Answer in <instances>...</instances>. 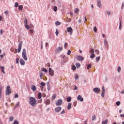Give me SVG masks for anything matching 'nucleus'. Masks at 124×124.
I'll use <instances>...</instances> for the list:
<instances>
[{
  "label": "nucleus",
  "instance_id": "obj_1",
  "mask_svg": "<svg viewBox=\"0 0 124 124\" xmlns=\"http://www.w3.org/2000/svg\"><path fill=\"white\" fill-rule=\"evenodd\" d=\"M29 104L32 107H35L37 105V102L36 101V99L35 98L33 97H29Z\"/></svg>",
  "mask_w": 124,
  "mask_h": 124
},
{
  "label": "nucleus",
  "instance_id": "obj_2",
  "mask_svg": "<svg viewBox=\"0 0 124 124\" xmlns=\"http://www.w3.org/2000/svg\"><path fill=\"white\" fill-rule=\"evenodd\" d=\"M22 56L24 61H28V57L27 56V51L26 49L24 48L22 53Z\"/></svg>",
  "mask_w": 124,
  "mask_h": 124
},
{
  "label": "nucleus",
  "instance_id": "obj_3",
  "mask_svg": "<svg viewBox=\"0 0 124 124\" xmlns=\"http://www.w3.org/2000/svg\"><path fill=\"white\" fill-rule=\"evenodd\" d=\"M22 45H23V42L22 41L20 42L18 46V49H17L18 53H20L21 52Z\"/></svg>",
  "mask_w": 124,
  "mask_h": 124
},
{
  "label": "nucleus",
  "instance_id": "obj_4",
  "mask_svg": "<svg viewBox=\"0 0 124 124\" xmlns=\"http://www.w3.org/2000/svg\"><path fill=\"white\" fill-rule=\"evenodd\" d=\"M11 93V90H10V86H7L6 89V95H8Z\"/></svg>",
  "mask_w": 124,
  "mask_h": 124
},
{
  "label": "nucleus",
  "instance_id": "obj_5",
  "mask_svg": "<svg viewBox=\"0 0 124 124\" xmlns=\"http://www.w3.org/2000/svg\"><path fill=\"white\" fill-rule=\"evenodd\" d=\"M62 104V99H58L56 103V106H60Z\"/></svg>",
  "mask_w": 124,
  "mask_h": 124
},
{
  "label": "nucleus",
  "instance_id": "obj_6",
  "mask_svg": "<svg viewBox=\"0 0 124 124\" xmlns=\"http://www.w3.org/2000/svg\"><path fill=\"white\" fill-rule=\"evenodd\" d=\"M67 31L69 32L70 35H72V33H73V29L71 27H68L67 28Z\"/></svg>",
  "mask_w": 124,
  "mask_h": 124
},
{
  "label": "nucleus",
  "instance_id": "obj_7",
  "mask_svg": "<svg viewBox=\"0 0 124 124\" xmlns=\"http://www.w3.org/2000/svg\"><path fill=\"white\" fill-rule=\"evenodd\" d=\"M49 74L50 76H54V70L52 69L51 68H49Z\"/></svg>",
  "mask_w": 124,
  "mask_h": 124
},
{
  "label": "nucleus",
  "instance_id": "obj_8",
  "mask_svg": "<svg viewBox=\"0 0 124 124\" xmlns=\"http://www.w3.org/2000/svg\"><path fill=\"white\" fill-rule=\"evenodd\" d=\"M93 92L95 93H98L99 92H100V89L98 88H95L93 89Z\"/></svg>",
  "mask_w": 124,
  "mask_h": 124
},
{
  "label": "nucleus",
  "instance_id": "obj_9",
  "mask_svg": "<svg viewBox=\"0 0 124 124\" xmlns=\"http://www.w3.org/2000/svg\"><path fill=\"white\" fill-rule=\"evenodd\" d=\"M62 49H63L62 46H59L56 49L55 53H59L61 52V51H62Z\"/></svg>",
  "mask_w": 124,
  "mask_h": 124
},
{
  "label": "nucleus",
  "instance_id": "obj_10",
  "mask_svg": "<svg viewBox=\"0 0 124 124\" xmlns=\"http://www.w3.org/2000/svg\"><path fill=\"white\" fill-rule=\"evenodd\" d=\"M61 110H62L61 107H58L55 108V112H57V113H59V112H61Z\"/></svg>",
  "mask_w": 124,
  "mask_h": 124
},
{
  "label": "nucleus",
  "instance_id": "obj_11",
  "mask_svg": "<svg viewBox=\"0 0 124 124\" xmlns=\"http://www.w3.org/2000/svg\"><path fill=\"white\" fill-rule=\"evenodd\" d=\"M78 100H80V101L82 102V101H84V98H83L82 97V96H81L80 95H78Z\"/></svg>",
  "mask_w": 124,
  "mask_h": 124
},
{
  "label": "nucleus",
  "instance_id": "obj_12",
  "mask_svg": "<svg viewBox=\"0 0 124 124\" xmlns=\"http://www.w3.org/2000/svg\"><path fill=\"white\" fill-rule=\"evenodd\" d=\"M77 60L80 62H82V61L84 60V57H82L81 56H78L77 57Z\"/></svg>",
  "mask_w": 124,
  "mask_h": 124
},
{
  "label": "nucleus",
  "instance_id": "obj_13",
  "mask_svg": "<svg viewBox=\"0 0 124 124\" xmlns=\"http://www.w3.org/2000/svg\"><path fill=\"white\" fill-rule=\"evenodd\" d=\"M45 104H46V105H50V101L49 99H46L45 100Z\"/></svg>",
  "mask_w": 124,
  "mask_h": 124
},
{
  "label": "nucleus",
  "instance_id": "obj_14",
  "mask_svg": "<svg viewBox=\"0 0 124 124\" xmlns=\"http://www.w3.org/2000/svg\"><path fill=\"white\" fill-rule=\"evenodd\" d=\"M31 89L33 91V92H35V91H36V86L35 85H31Z\"/></svg>",
  "mask_w": 124,
  "mask_h": 124
},
{
  "label": "nucleus",
  "instance_id": "obj_15",
  "mask_svg": "<svg viewBox=\"0 0 124 124\" xmlns=\"http://www.w3.org/2000/svg\"><path fill=\"white\" fill-rule=\"evenodd\" d=\"M20 64H21V65H24L25 64V61H24V60H23V59H21L20 60Z\"/></svg>",
  "mask_w": 124,
  "mask_h": 124
},
{
  "label": "nucleus",
  "instance_id": "obj_16",
  "mask_svg": "<svg viewBox=\"0 0 124 124\" xmlns=\"http://www.w3.org/2000/svg\"><path fill=\"white\" fill-rule=\"evenodd\" d=\"M0 68L1 69V72L3 73V74H5V72H4V66H0Z\"/></svg>",
  "mask_w": 124,
  "mask_h": 124
},
{
  "label": "nucleus",
  "instance_id": "obj_17",
  "mask_svg": "<svg viewBox=\"0 0 124 124\" xmlns=\"http://www.w3.org/2000/svg\"><path fill=\"white\" fill-rule=\"evenodd\" d=\"M71 103H69L68 105V106H67V109H68V110H70L71 109Z\"/></svg>",
  "mask_w": 124,
  "mask_h": 124
},
{
  "label": "nucleus",
  "instance_id": "obj_18",
  "mask_svg": "<svg viewBox=\"0 0 124 124\" xmlns=\"http://www.w3.org/2000/svg\"><path fill=\"white\" fill-rule=\"evenodd\" d=\"M108 124V120H106L105 121H103L102 122V124Z\"/></svg>",
  "mask_w": 124,
  "mask_h": 124
},
{
  "label": "nucleus",
  "instance_id": "obj_19",
  "mask_svg": "<svg viewBox=\"0 0 124 124\" xmlns=\"http://www.w3.org/2000/svg\"><path fill=\"white\" fill-rule=\"evenodd\" d=\"M97 5H98V6H99V7H101V2L100 1V0H98Z\"/></svg>",
  "mask_w": 124,
  "mask_h": 124
},
{
  "label": "nucleus",
  "instance_id": "obj_20",
  "mask_svg": "<svg viewBox=\"0 0 124 124\" xmlns=\"http://www.w3.org/2000/svg\"><path fill=\"white\" fill-rule=\"evenodd\" d=\"M42 70V71H44V72H45L46 73H47V72H48V70L45 68H43Z\"/></svg>",
  "mask_w": 124,
  "mask_h": 124
},
{
  "label": "nucleus",
  "instance_id": "obj_21",
  "mask_svg": "<svg viewBox=\"0 0 124 124\" xmlns=\"http://www.w3.org/2000/svg\"><path fill=\"white\" fill-rule=\"evenodd\" d=\"M56 97H57V95H56V94H53L52 96V100H54Z\"/></svg>",
  "mask_w": 124,
  "mask_h": 124
},
{
  "label": "nucleus",
  "instance_id": "obj_22",
  "mask_svg": "<svg viewBox=\"0 0 124 124\" xmlns=\"http://www.w3.org/2000/svg\"><path fill=\"white\" fill-rule=\"evenodd\" d=\"M44 74H43V73L42 72H40V79H43V78H42V76H43Z\"/></svg>",
  "mask_w": 124,
  "mask_h": 124
},
{
  "label": "nucleus",
  "instance_id": "obj_23",
  "mask_svg": "<svg viewBox=\"0 0 124 124\" xmlns=\"http://www.w3.org/2000/svg\"><path fill=\"white\" fill-rule=\"evenodd\" d=\"M67 102H70L71 101V97H68L67 98Z\"/></svg>",
  "mask_w": 124,
  "mask_h": 124
},
{
  "label": "nucleus",
  "instance_id": "obj_24",
  "mask_svg": "<svg viewBox=\"0 0 124 124\" xmlns=\"http://www.w3.org/2000/svg\"><path fill=\"white\" fill-rule=\"evenodd\" d=\"M62 24V23L59 22V21H56L55 22V25L56 26H60V25H61Z\"/></svg>",
  "mask_w": 124,
  "mask_h": 124
},
{
  "label": "nucleus",
  "instance_id": "obj_25",
  "mask_svg": "<svg viewBox=\"0 0 124 124\" xmlns=\"http://www.w3.org/2000/svg\"><path fill=\"white\" fill-rule=\"evenodd\" d=\"M18 9L19 10H23V5H21L18 6Z\"/></svg>",
  "mask_w": 124,
  "mask_h": 124
},
{
  "label": "nucleus",
  "instance_id": "obj_26",
  "mask_svg": "<svg viewBox=\"0 0 124 124\" xmlns=\"http://www.w3.org/2000/svg\"><path fill=\"white\" fill-rule=\"evenodd\" d=\"M76 65L77 66V68H79V67H80V66H81V64H79V63H77L76 64Z\"/></svg>",
  "mask_w": 124,
  "mask_h": 124
},
{
  "label": "nucleus",
  "instance_id": "obj_27",
  "mask_svg": "<svg viewBox=\"0 0 124 124\" xmlns=\"http://www.w3.org/2000/svg\"><path fill=\"white\" fill-rule=\"evenodd\" d=\"M19 106H20V102H17L15 106V108H17V107H19Z\"/></svg>",
  "mask_w": 124,
  "mask_h": 124
},
{
  "label": "nucleus",
  "instance_id": "obj_28",
  "mask_svg": "<svg viewBox=\"0 0 124 124\" xmlns=\"http://www.w3.org/2000/svg\"><path fill=\"white\" fill-rule=\"evenodd\" d=\"M95 119H96V116H95V115H93L92 116V120L94 121V120H95Z\"/></svg>",
  "mask_w": 124,
  "mask_h": 124
},
{
  "label": "nucleus",
  "instance_id": "obj_29",
  "mask_svg": "<svg viewBox=\"0 0 124 124\" xmlns=\"http://www.w3.org/2000/svg\"><path fill=\"white\" fill-rule=\"evenodd\" d=\"M41 85L42 86V87H45V86H46V84H45V83L42 82H41Z\"/></svg>",
  "mask_w": 124,
  "mask_h": 124
},
{
  "label": "nucleus",
  "instance_id": "obj_30",
  "mask_svg": "<svg viewBox=\"0 0 124 124\" xmlns=\"http://www.w3.org/2000/svg\"><path fill=\"white\" fill-rule=\"evenodd\" d=\"M92 67V64H89L87 65V69L88 70L90 69V68H91Z\"/></svg>",
  "mask_w": 124,
  "mask_h": 124
},
{
  "label": "nucleus",
  "instance_id": "obj_31",
  "mask_svg": "<svg viewBox=\"0 0 124 124\" xmlns=\"http://www.w3.org/2000/svg\"><path fill=\"white\" fill-rule=\"evenodd\" d=\"M38 98L39 99H41V93H39L38 94Z\"/></svg>",
  "mask_w": 124,
  "mask_h": 124
},
{
  "label": "nucleus",
  "instance_id": "obj_32",
  "mask_svg": "<svg viewBox=\"0 0 124 124\" xmlns=\"http://www.w3.org/2000/svg\"><path fill=\"white\" fill-rule=\"evenodd\" d=\"M119 30H122V20L120 21Z\"/></svg>",
  "mask_w": 124,
  "mask_h": 124
},
{
  "label": "nucleus",
  "instance_id": "obj_33",
  "mask_svg": "<svg viewBox=\"0 0 124 124\" xmlns=\"http://www.w3.org/2000/svg\"><path fill=\"white\" fill-rule=\"evenodd\" d=\"M74 12H75V13H78V12H79V9L76 8L74 11Z\"/></svg>",
  "mask_w": 124,
  "mask_h": 124
},
{
  "label": "nucleus",
  "instance_id": "obj_34",
  "mask_svg": "<svg viewBox=\"0 0 124 124\" xmlns=\"http://www.w3.org/2000/svg\"><path fill=\"white\" fill-rule=\"evenodd\" d=\"M53 10L55 12H56V11L58 10V8L56 6H54L53 7Z\"/></svg>",
  "mask_w": 124,
  "mask_h": 124
},
{
  "label": "nucleus",
  "instance_id": "obj_35",
  "mask_svg": "<svg viewBox=\"0 0 124 124\" xmlns=\"http://www.w3.org/2000/svg\"><path fill=\"white\" fill-rule=\"evenodd\" d=\"M104 44L105 46H107L108 45V42H107V40H104Z\"/></svg>",
  "mask_w": 124,
  "mask_h": 124
},
{
  "label": "nucleus",
  "instance_id": "obj_36",
  "mask_svg": "<svg viewBox=\"0 0 124 124\" xmlns=\"http://www.w3.org/2000/svg\"><path fill=\"white\" fill-rule=\"evenodd\" d=\"M116 104L117 106H120V105H121V102L120 101H117L116 103Z\"/></svg>",
  "mask_w": 124,
  "mask_h": 124
},
{
  "label": "nucleus",
  "instance_id": "obj_37",
  "mask_svg": "<svg viewBox=\"0 0 124 124\" xmlns=\"http://www.w3.org/2000/svg\"><path fill=\"white\" fill-rule=\"evenodd\" d=\"M94 57H95V55H94V54L93 53L91 56H90V58H91V59H93V58H94Z\"/></svg>",
  "mask_w": 124,
  "mask_h": 124
},
{
  "label": "nucleus",
  "instance_id": "obj_38",
  "mask_svg": "<svg viewBox=\"0 0 124 124\" xmlns=\"http://www.w3.org/2000/svg\"><path fill=\"white\" fill-rule=\"evenodd\" d=\"M100 58H101L100 56H98V57H96V61L97 62H99V60H100Z\"/></svg>",
  "mask_w": 124,
  "mask_h": 124
},
{
  "label": "nucleus",
  "instance_id": "obj_39",
  "mask_svg": "<svg viewBox=\"0 0 124 124\" xmlns=\"http://www.w3.org/2000/svg\"><path fill=\"white\" fill-rule=\"evenodd\" d=\"M14 124H19V122L17 120H15L14 122Z\"/></svg>",
  "mask_w": 124,
  "mask_h": 124
},
{
  "label": "nucleus",
  "instance_id": "obj_40",
  "mask_svg": "<svg viewBox=\"0 0 124 124\" xmlns=\"http://www.w3.org/2000/svg\"><path fill=\"white\" fill-rule=\"evenodd\" d=\"M24 24H25V25H28V19H25L24 20Z\"/></svg>",
  "mask_w": 124,
  "mask_h": 124
},
{
  "label": "nucleus",
  "instance_id": "obj_41",
  "mask_svg": "<svg viewBox=\"0 0 124 124\" xmlns=\"http://www.w3.org/2000/svg\"><path fill=\"white\" fill-rule=\"evenodd\" d=\"M72 69L73 70H76V66H75V65H73L72 67Z\"/></svg>",
  "mask_w": 124,
  "mask_h": 124
},
{
  "label": "nucleus",
  "instance_id": "obj_42",
  "mask_svg": "<svg viewBox=\"0 0 124 124\" xmlns=\"http://www.w3.org/2000/svg\"><path fill=\"white\" fill-rule=\"evenodd\" d=\"M9 120H10V122H12L13 120H14V118H13V117H11Z\"/></svg>",
  "mask_w": 124,
  "mask_h": 124
},
{
  "label": "nucleus",
  "instance_id": "obj_43",
  "mask_svg": "<svg viewBox=\"0 0 124 124\" xmlns=\"http://www.w3.org/2000/svg\"><path fill=\"white\" fill-rule=\"evenodd\" d=\"M16 63H17V64H19V58H16Z\"/></svg>",
  "mask_w": 124,
  "mask_h": 124
},
{
  "label": "nucleus",
  "instance_id": "obj_44",
  "mask_svg": "<svg viewBox=\"0 0 124 124\" xmlns=\"http://www.w3.org/2000/svg\"><path fill=\"white\" fill-rule=\"evenodd\" d=\"M55 33H56V36L59 35V31H58V29H56V31L55 32Z\"/></svg>",
  "mask_w": 124,
  "mask_h": 124
},
{
  "label": "nucleus",
  "instance_id": "obj_45",
  "mask_svg": "<svg viewBox=\"0 0 124 124\" xmlns=\"http://www.w3.org/2000/svg\"><path fill=\"white\" fill-rule=\"evenodd\" d=\"M90 53H91V54L93 53H93H94V50H93V49H92L90 51Z\"/></svg>",
  "mask_w": 124,
  "mask_h": 124
},
{
  "label": "nucleus",
  "instance_id": "obj_46",
  "mask_svg": "<svg viewBox=\"0 0 124 124\" xmlns=\"http://www.w3.org/2000/svg\"><path fill=\"white\" fill-rule=\"evenodd\" d=\"M30 32L31 34H32V33H33V30L32 29H30Z\"/></svg>",
  "mask_w": 124,
  "mask_h": 124
},
{
  "label": "nucleus",
  "instance_id": "obj_47",
  "mask_svg": "<svg viewBox=\"0 0 124 124\" xmlns=\"http://www.w3.org/2000/svg\"><path fill=\"white\" fill-rule=\"evenodd\" d=\"M25 28L26 29H27V30H29V29H30V26H29L28 24H25Z\"/></svg>",
  "mask_w": 124,
  "mask_h": 124
},
{
  "label": "nucleus",
  "instance_id": "obj_48",
  "mask_svg": "<svg viewBox=\"0 0 124 124\" xmlns=\"http://www.w3.org/2000/svg\"><path fill=\"white\" fill-rule=\"evenodd\" d=\"M102 92H105V88L104 87V86H102Z\"/></svg>",
  "mask_w": 124,
  "mask_h": 124
},
{
  "label": "nucleus",
  "instance_id": "obj_49",
  "mask_svg": "<svg viewBox=\"0 0 124 124\" xmlns=\"http://www.w3.org/2000/svg\"><path fill=\"white\" fill-rule=\"evenodd\" d=\"M18 97H19V95H18V94H15L14 96L15 98H18Z\"/></svg>",
  "mask_w": 124,
  "mask_h": 124
},
{
  "label": "nucleus",
  "instance_id": "obj_50",
  "mask_svg": "<svg viewBox=\"0 0 124 124\" xmlns=\"http://www.w3.org/2000/svg\"><path fill=\"white\" fill-rule=\"evenodd\" d=\"M93 31H94V32H96V31H97V29L96 28V27H94Z\"/></svg>",
  "mask_w": 124,
  "mask_h": 124
},
{
  "label": "nucleus",
  "instance_id": "obj_51",
  "mask_svg": "<svg viewBox=\"0 0 124 124\" xmlns=\"http://www.w3.org/2000/svg\"><path fill=\"white\" fill-rule=\"evenodd\" d=\"M105 93V92H102V93H101V96L102 97H104V94Z\"/></svg>",
  "mask_w": 124,
  "mask_h": 124
},
{
  "label": "nucleus",
  "instance_id": "obj_52",
  "mask_svg": "<svg viewBox=\"0 0 124 124\" xmlns=\"http://www.w3.org/2000/svg\"><path fill=\"white\" fill-rule=\"evenodd\" d=\"M95 53H96L97 55H98V54H99V51L97 49H96L95 50Z\"/></svg>",
  "mask_w": 124,
  "mask_h": 124
},
{
  "label": "nucleus",
  "instance_id": "obj_53",
  "mask_svg": "<svg viewBox=\"0 0 124 124\" xmlns=\"http://www.w3.org/2000/svg\"><path fill=\"white\" fill-rule=\"evenodd\" d=\"M5 56V53H4L3 54H1V55H0V57L1 58H3V57H4Z\"/></svg>",
  "mask_w": 124,
  "mask_h": 124
},
{
  "label": "nucleus",
  "instance_id": "obj_54",
  "mask_svg": "<svg viewBox=\"0 0 124 124\" xmlns=\"http://www.w3.org/2000/svg\"><path fill=\"white\" fill-rule=\"evenodd\" d=\"M19 4L18 3V2H16L15 4V7H17V6H18Z\"/></svg>",
  "mask_w": 124,
  "mask_h": 124
},
{
  "label": "nucleus",
  "instance_id": "obj_55",
  "mask_svg": "<svg viewBox=\"0 0 124 124\" xmlns=\"http://www.w3.org/2000/svg\"><path fill=\"white\" fill-rule=\"evenodd\" d=\"M68 45V44H67V43H65L64 44V47H65V48H67Z\"/></svg>",
  "mask_w": 124,
  "mask_h": 124
},
{
  "label": "nucleus",
  "instance_id": "obj_56",
  "mask_svg": "<svg viewBox=\"0 0 124 124\" xmlns=\"http://www.w3.org/2000/svg\"><path fill=\"white\" fill-rule=\"evenodd\" d=\"M67 55H70V54H71V51H70V50H68V51H67Z\"/></svg>",
  "mask_w": 124,
  "mask_h": 124
},
{
  "label": "nucleus",
  "instance_id": "obj_57",
  "mask_svg": "<svg viewBox=\"0 0 124 124\" xmlns=\"http://www.w3.org/2000/svg\"><path fill=\"white\" fill-rule=\"evenodd\" d=\"M78 78H79V76H78V75H76V76H75V79L76 80H77V79H78Z\"/></svg>",
  "mask_w": 124,
  "mask_h": 124
},
{
  "label": "nucleus",
  "instance_id": "obj_58",
  "mask_svg": "<svg viewBox=\"0 0 124 124\" xmlns=\"http://www.w3.org/2000/svg\"><path fill=\"white\" fill-rule=\"evenodd\" d=\"M117 71H118V72H120L121 71V67L120 66L118 67Z\"/></svg>",
  "mask_w": 124,
  "mask_h": 124
},
{
  "label": "nucleus",
  "instance_id": "obj_59",
  "mask_svg": "<svg viewBox=\"0 0 124 124\" xmlns=\"http://www.w3.org/2000/svg\"><path fill=\"white\" fill-rule=\"evenodd\" d=\"M42 102V99L39 100V101H38V103H41Z\"/></svg>",
  "mask_w": 124,
  "mask_h": 124
},
{
  "label": "nucleus",
  "instance_id": "obj_60",
  "mask_svg": "<svg viewBox=\"0 0 124 124\" xmlns=\"http://www.w3.org/2000/svg\"><path fill=\"white\" fill-rule=\"evenodd\" d=\"M64 113H65V111L63 110L61 112V114H64Z\"/></svg>",
  "mask_w": 124,
  "mask_h": 124
},
{
  "label": "nucleus",
  "instance_id": "obj_61",
  "mask_svg": "<svg viewBox=\"0 0 124 124\" xmlns=\"http://www.w3.org/2000/svg\"><path fill=\"white\" fill-rule=\"evenodd\" d=\"M8 13H9L8 11H6L4 12V14L7 15V14H8Z\"/></svg>",
  "mask_w": 124,
  "mask_h": 124
},
{
  "label": "nucleus",
  "instance_id": "obj_62",
  "mask_svg": "<svg viewBox=\"0 0 124 124\" xmlns=\"http://www.w3.org/2000/svg\"><path fill=\"white\" fill-rule=\"evenodd\" d=\"M124 2H123L122 3V9H124Z\"/></svg>",
  "mask_w": 124,
  "mask_h": 124
},
{
  "label": "nucleus",
  "instance_id": "obj_63",
  "mask_svg": "<svg viewBox=\"0 0 124 124\" xmlns=\"http://www.w3.org/2000/svg\"><path fill=\"white\" fill-rule=\"evenodd\" d=\"M0 33H1V35H2V29H1L0 31Z\"/></svg>",
  "mask_w": 124,
  "mask_h": 124
},
{
  "label": "nucleus",
  "instance_id": "obj_64",
  "mask_svg": "<svg viewBox=\"0 0 124 124\" xmlns=\"http://www.w3.org/2000/svg\"><path fill=\"white\" fill-rule=\"evenodd\" d=\"M120 117L124 118V114H120Z\"/></svg>",
  "mask_w": 124,
  "mask_h": 124
}]
</instances>
